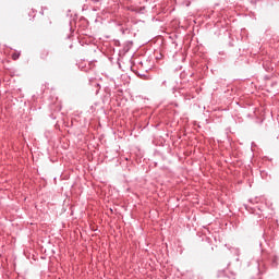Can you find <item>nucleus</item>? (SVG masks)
I'll use <instances>...</instances> for the list:
<instances>
[{
    "mask_svg": "<svg viewBox=\"0 0 279 279\" xmlns=\"http://www.w3.org/2000/svg\"><path fill=\"white\" fill-rule=\"evenodd\" d=\"M12 58H13L14 61H16L17 58H20V53H12Z\"/></svg>",
    "mask_w": 279,
    "mask_h": 279,
    "instance_id": "nucleus-1",
    "label": "nucleus"
}]
</instances>
